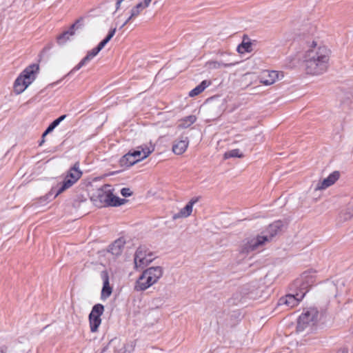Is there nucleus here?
<instances>
[{
  "label": "nucleus",
  "mask_w": 353,
  "mask_h": 353,
  "mask_svg": "<svg viewBox=\"0 0 353 353\" xmlns=\"http://www.w3.org/2000/svg\"><path fill=\"white\" fill-rule=\"evenodd\" d=\"M134 150L137 151L142 160H144L155 150V144L152 140H149L137 146Z\"/></svg>",
  "instance_id": "obj_16"
},
{
  "label": "nucleus",
  "mask_w": 353,
  "mask_h": 353,
  "mask_svg": "<svg viewBox=\"0 0 353 353\" xmlns=\"http://www.w3.org/2000/svg\"><path fill=\"white\" fill-rule=\"evenodd\" d=\"M104 306L102 304L98 303L92 307L91 312L89 314V324L90 331L92 332H97L99 326L101 324V316L103 314Z\"/></svg>",
  "instance_id": "obj_11"
},
{
  "label": "nucleus",
  "mask_w": 353,
  "mask_h": 353,
  "mask_svg": "<svg viewBox=\"0 0 353 353\" xmlns=\"http://www.w3.org/2000/svg\"><path fill=\"white\" fill-rule=\"evenodd\" d=\"M125 245V241L123 239H118L109 245L108 251L114 256H119L123 252Z\"/></svg>",
  "instance_id": "obj_21"
},
{
  "label": "nucleus",
  "mask_w": 353,
  "mask_h": 353,
  "mask_svg": "<svg viewBox=\"0 0 353 353\" xmlns=\"http://www.w3.org/2000/svg\"><path fill=\"white\" fill-rule=\"evenodd\" d=\"M197 199H192L184 208H181L179 212L174 214L172 216L173 219H179L187 218L190 216L192 212L193 206L197 202Z\"/></svg>",
  "instance_id": "obj_20"
},
{
  "label": "nucleus",
  "mask_w": 353,
  "mask_h": 353,
  "mask_svg": "<svg viewBox=\"0 0 353 353\" xmlns=\"http://www.w3.org/2000/svg\"><path fill=\"white\" fill-rule=\"evenodd\" d=\"M66 117V115H62L55 119L46 130V131L43 132L42 137L43 139L46 135H47L48 133L52 132L65 118Z\"/></svg>",
  "instance_id": "obj_26"
},
{
  "label": "nucleus",
  "mask_w": 353,
  "mask_h": 353,
  "mask_svg": "<svg viewBox=\"0 0 353 353\" xmlns=\"http://www.w3.org/2000/svg\"><path fill=\"white\" fill-rule=\"evenodd\" d=\"M101 277L103 280V287L101 292V299L106 300L112 293V287L110 284L109 274L106 270L101 272Z\"/></svg>",
  "instance_id": "obj_17"
},
{
  "label": "nucleus",
  "mask_w": 353,
  "mask_h": 353,
  "mask_svg": "<svg viewBox=\"0 0 353 353\" xmlns=\"http://www.w3.org/2000/svg\"><path fill=\"white\" fill-rule=\"evenodd\" d=\"M340 176L339 171H334L327 177L313 181L309 190L310 199L315 202L319 201L323 196V192L334 185L339 179Z\"/></svg>",
  "instance_id": "obj_4"
},
{
  "label": "nucleus",
  "mask_w": 353,
  "mask_h": 353,
  "mask_svg": "<svg viewBox=\"0 0 353 353\" xmlns=\"http://www.w3.org/2000/svg\"><path fill=\"white\" fill-rule=\"evenodd\" d=\"M318 316V311L314 307L305 310L299 316L296 330L302 332L307 329L310 330L315 324Z\"/></svg>",
  "instance_id": "obj_7"
},
{
  "label": "nucleus",
  "mask_w": 353,
  "mask_h": 353,
  "mask_svg": "<svg viewBox=\"0 0 353 353\" xmlns=\"http://www.w3.org/2000/svg\"><path fill=\"white\" fill-rule=\"evenodd\" d=\"M268 243V238L263 233L251 236L245 239L241 244V250L244 252H250Z\"/></svg>",
  "instance_id": "obj_10"
},
{
  "label": "nucleus",
  "mask_w": 353,
  "mask_h": 353,
  "mask_svg": "<svg viewBox=\"0 0 353 353\" xmlns=\"http://www.w3.org/2000/svg\"><path fill=\"white\" fill-rule=\"evenodd\" d=\"M121 194L123 196H130L132 195V192L130 190V188H124L123 189H121Z\"/></svg>",
  "instance_id": "obj_30"
},
{
  "label": "nucleus",
  "mask_w": 353,
  "mask_h": 353,
  "mask_svg": "<svg viewBox=\"0 0 353 353\" xmlns=\"http://www.w3.org/2000/svg\"><path fill=\"white\" fill-rule=\"evenodd\" d=\"M82 174L83 172L80 169L79 163H75L74 165L68 171L64 180L62 183L60 184V186L55 194V196H57L59 194L71 188L79 181Z\"/></svg>",
  "instance_id": "obj_6"
},
{
  "label": "nucleus",
  "mask_w": 353,
  "mask_h": 353,
  "mask_svg": "<svg viewBox=\"0 0 353 353\" xmlns=\"http://www.w3.org/2000/svg\"><path fill=\"white\" fill-rule=\"evenodd\" d=\"M118 353H130L128 351H127L125 346L122 347L120 350L118 352Z\"/></svg>",
  "instance_id": "obj_32"
},
{
  "label": "nucleus",
  "mask_w": 353,
  "mask_h": 353,
  "mask_svg": "<svg viewBox=\"0 0 353 353\" xmlns=\"http://www.w3.org/2000/svg\"><path fill=\"white\" fill-rule=\"evenodd\" d=\"M196 121L194 115L185 117L179 121L178 128L180 129H185L191 126Z\"/></svg>",
  "instance_id": "obj_23"
},
{
  "label": "nucleus",
  "mask_w": 353,
  "mask_h": 353,
  "mask_svg": "<svg viewBox=\"0 0 353 353\" xmlns=\"http://www.w3.org/2000/svg\"><path fill=\"white\" fill-rule=\"evenodd\" d=\"M305 292H300L294 294H288L285 297L280 299L279 303L281 305H285L289 307H294L296 306L299 302L303 299Z\"/></svg>",
  "instance_id": "obj_14"
},
{
  "label": "nucleus",
  "mask_w": 353,
  "mask_h": 353,
  "mask_svg": "<svg viewBox=\"0 0 353 353\" xmlns=\"http://www.w3.org/2000/svg\"><path fill=\"white\" fill-rule=\"evenodd\" d=\"M282 227V222L277 221L270 224L267 229L262 232L263 236L268 238V242L272 241L273 237L275 236L281 231Z\"/></svg>",
  "instance_id": "obj_19"
},
{
  "label": "nucleus",
  "mask_w": 353,
  "mask_h": 353,
  "mask_svg": "<svg viewBox=\"0 0 353 353\" xmlns=\"http://www.w3.org/2000/svg\"><path fill=\"white\" fill-rule=\"evenodd\" d=\"M331 49L319 39L308 41L303 55L305 72L311 76H319L325 73L330 65Z\"/></svg>",
  "instance_id": "obj_1"
},
{
  "label": "nucleus",
  "mask_w": 353,
  "mask_h": 353,
  "mask_svg": "<svg viewBox=\"0 0 353 353\" xmlns=\"http://www.w3.org/2000/svg\"><path fill=\"white\" fill-rule=\"evenodd\" d=\"M154 259L153 254L146 247L140 246L134 253V267L136 268H142L150 263Z\"/></svg>",
  "instance_id": "obj_9"
},
{
  "label": "nucleus",
  "mask_w": 353,
  "mask_h": 353,
  "mask_svg": "<svg viewBox=\"0 0 353 353\" xmlns=\"http://www.w3.org/2000/svg\"><path fill=\"white\" fill-rule=\"evenodd\" d=\"M38 71L39 66L36 64H32L26 68L14 81L13 85L14 93L20 94L23 92L35 80Z\"/></svg>",
  "instance_id": "obj_5"
},
{
  "label": "nucleus",
  "mask_w": 353,
  "mask_h": 353,
  "mask_svg": "<svg viewBox=\"0 0 353 353\" xmlns=\"http://www.w3.org/2000/svg\"><path fill=\"white\" fill-rule=\"evenodd\" d=\"M143 161L136 150H130L125 154L120 160L121 166L129 168L135 163Z\"/></svg>",
  "instance_id": "obj_15"
},
{
  "label": "nucleus",
  "mask_w": 353,
  "mask_h": 353,
  "mask_svg": "<svg viewBox=\"0 0 353 353\" xmlns=\"http://www.w3.org/2000/svg\"><path fill=\"white\" fill-rule=\"evenodd\" d=\"M314 274L313 272H304L301 277L296 281V283L301 288V292H307V289L314 283Z\"/></svg>",
  "instance_id": "obj_18"
},
{
  "label": "nucleus",
  "mask_w": 353,
  "mask_h": 353,
  "mask_svg": "<svg viewBox=\"0 0 353 353\" xmlns=\"http://www.w3.org/2000/svg\"><path fill=\"white\" fill-rule=\"evenodd\" d=\"M237 50L241 54L249 52L252 50V45L250 42H242L238 46Z\"/></svg>",
  "instance_id": "obj_29"
},
{
  "label": "nucleus",
  "mask_w": 353,
  "mask_h": 353,
  "mask_svg": "<svg viewBox=\"0 0 353 353\" xmlns=\"http://www.w3.org/2000/svg\"><path fill=\"white\" fill-rule=\"evenodd\" d=\"M114 189L110 185L105 184L96 189L91 194L90 199L98 208L119 206L125 203V200L120 199L114 194Z\"/></svg>",
  "instance_id": "obj_2"
},
{
  "label": "nucleus",
  "mask_w": 353,
  "mask_h": 353,
  "mask_svg": "<svg viewBox=\"0 0 353 353\" xmlns=\"http://www.w3.org/2000/svg\"><path fill=\"white\" fill-rule=\"evenodd\" d=\"M0 353H6V349L3 347L0 348Z\"/></svg>",
  "instance_id": "obj_34"
},
{
  "label": "nucleus",
  "mask_w": 353,
  "mask_h": 353,
  "mask_svg": "<svg viewBox=\"0 0 353 353\" xmlns=\"http://www.w3.org/2000/svg\"><path fill=\"white\" fill-rule=\"evenodd\" d=\"M116 32V28L112 29L107 37L99 43V44L90 51H89L87 55L74 68L73 70H79L83 65L90 61L98 53L104 48V46L109 42V41L114 37Z\"/></svg>",
  "instance_id": "obj_8"
},
{
  "label": "nucleus",
  "mask_w": 353,
  "mask_h": 353,
  "mask_svg": "<svg viewBox=\"0 0 353 353\" xmlns=\"http://www.w3.org/2000/svg\"><path fill=\"white\" fill-rule=\"evenodd\" d=\"M280 74L274 70H265L261 72L259 77L260 83L268 86L274 84L279 79Z\"/></svg>",
  "instance_id": "obj_13"
},
{
  "label": "nucleus",
  "mask_w": 353,
  "mask_h": 353,
  "mask_svg": "<svg viewBox=\"0 0 353 353\" xmlns=\"http://www.w3.org/2000/svg\"><path fill=\"white\" fill-rule=\"evenodd\" d=\"M210 84V81H208L206 80L203 81L199 85H197L195 88L192 89L189 92V96L190 97L197 96L198 94L201 93L206 88H208Z\"/></svg>",
  "instance_id": "obj_24"
},
{
  "label": "nucleus",
  "mask_w": 353,
  "mask_h": 353,
  "mask_svg": "<svg viewBox=\"0 0 353 353\" xmlns=\"http://www.w3.org/2000/svg\"><path fill=\"white\" fill-rule=\"evenodd\" d=\"M232 65H233L232 63H223L219 62V61H208L206 63V66L209 69H218V68H220L221 67L226 68V67H230V66H232Z\"/></svg>",
  "instance_id": "obj_28"
},
{
  "label": "nucleus",
  "mask_w": 353,
  "mask_h": 353,
  "mask_svg": "<svg viewBox=\"0 0 353 353\" xmlns=\"http://www.w3.org/2000/svg\"><path fill=\"white\" fill-rule=\"evenodd\" d=\"M188 145L189 139L188 137L176 140L172 145V152L176 155H181L187 150Z\"/></svg>",
  "instance_id": "obj_22"
},
{
  "label": "nucleus",
  "mask_w": 353,
  "mask_h": 353,
  "mask_svg": "<svg viewBox=\"0 0 353 353\" xmlns=\"http://www.w3.org/2000/svg\"><path fill=\"white\" fill-rule=\"evenodd\" d=\"M223 157L225 159L233 157L243 158V154L241 152L239 149H234L225 152V154H223Z\"/></svg>",
  "instance_id": "obj_27"
},
{
  "label": "nucleus",
  "mask_w": 353,
  "mask_h": 353,
  "mask_svg": "<svg viewBox=\"0 0 353 353\" xmlns=\"http://www.w3.org/2000/svg\"><path fill=\"white\" fill-rule=\"evenodd\" d=\"M163 274L161 266L150 267L145 270L135 283L134 290L137 292L144 291L157 283Z\"/></svg>",
  "instance_id": "obj_3"
},
{
  "label": "nucleus",
  "mask_w": 353,
  "mask_h": 353,
  "mask_svg": "<svg viewBox=\"0 0 353 353\" xmlns=\"http://www.w3.org/2000/svg\"><path fill=\"white\" fill-rule=\"evenodd\" d=\"M74 27L75 26L73 25L68 30L59 36L57 39L59 44L65 43L67 40H68L74 34Z\"/></svg>",
  "instance_id": "obj_25"
},
{
  "label": "nucleus",
  "mask_w": 353,
  "mask_h": 353,
  "mask_svg": "<svg viewBox=\"0 0 353 353\" xmlns=\"http://www.w3.org/2000/svg\"><path fill=\"white\" fill-rule=\"evenodd\" d=\"M152 0H142L134 6L130 11V14L126 17L121 26V28H123L131 19L139 16L143 10L148 8Z\"/></svg>",
  "instance_id": "obj_12"
},
{
  "label": "nucleus",
  "mask_w": 353,
  "mask_h": 353,
  "mask_svg": "<svg viewBox=\"0 0 353 353\" xmlns=\"http://www.w3.org/2000/svg\"><path fill=\"white\" fill-rule=\"evenodd\" d=\"M316 31H317V28H316V26H313V27L312 28V31H311V32H311V33H312V34H315V33L316 32Z\"/></svg>",
  "instance_id": "obj_33"
},
{
  "label": "nucleus",
  "mask_w": 353,
  "mask_h": 353,
  "mask_svg": "<svg viewBox=\"0 0 353 353\" xmlns=\"http://www.w3.org/2000/svg\"><path fill=\"white\" fill-rule=\"evenodd\" d=\"M122 4L123 5V7H125L127 6V3L123 0H117V11L120 8Z\"/></svg>",
  "instance_id": "obj_31"
}]
</instances>
